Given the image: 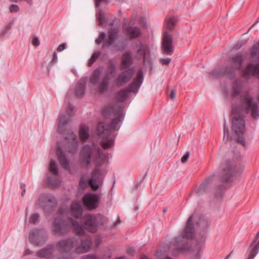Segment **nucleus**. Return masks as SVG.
Masks as SVG:
<instances>
[{
    "instance_id": "1",
    "label": "nucleus",
    "mask_w": 259,
    "mask_h": 259,
    "mask_svg": "<svg viewBox=\"0 0 259 259\" xmlns=\"http://www.w3.org/2000/svg\"><path fill=\"white\" fill-rule=\"evenodd\" d=\"M249 114L252 119H259V106L252 95L249 94L241 97L239 105H233L231 112L232 128L238 136L237 142L245 146V139L243 135L245 129L244 115Z\"/></svg>"
},
{
    "instance_id": "2",
    "label": "nucleus",
    "mask_w": 259,
    "mask_h": 259,
    "mask_svg": "<svg viewBox=\"0 0 259 259\" xmlns=\"http://www.w3.org/2000/svg\"><path fill=\"white\" fill-rule=\"evenodd\" d=\"M107 155L104 153L97 144L84 145L81 149L79 160L82 166H88L92 160L96 168L93 170L92 178L88 180V184L94 191L99 189V185L94 183V181L99 182L101 173L100 167L105 161Z\"/></svg>"
},
{
    "instance_id": "3",
    "label": "nucleus",
    "mask_w": 259,
    "mask_h": 259,
    "mask_svg": "<svg viewBox=\"0 0 259 259\" xmlns=\"http://www.w3.org/2000/svg\"><path fill=\"white\" fill-rule=\"evenodd\" d=\"M102 114L106 117L113 114L115 117L112 119L111 123L106 125L103 122H99L97 126V133L103 138L109 137L112 132L118 131L124 118V114L121 105L109 104L102 109Z\"/></svg>"
},
{
    "instance_id": "4",
    "label": "nucleus",
    "mask_w": 259,
    "mask_h": 259,
    "mask_svg": "<svg viewBox=\"0 0 259 259\" xmlns=\"http://www.w3.org/2000/svg\"><path fill=\"white\" fill-rule=\"evenodd\" d=\"M71 228L75 234H81L83 232L77 221L71 217L58 216L52 223V232L55 236H63L70 232Z\"/></svg>"
},
{
    "instance_id": "5",
    "label": "nucleus",
    "mask_w": 259,
    "mask_h": 259,
    "mask_svg": "<svg viewBox=\"0 0 259 259\" xmlns=\"http://www.w3.org/2000/svg\"><path fill=\"white\" fill-rule=\"evenodd\" d=\"M105 219L104 217L100 215H95L90 213L85 214L82 219L81 224L79 223L83 232L81 234H76L79 236L83 235L84 230L91 233L96 232L98 227L103 224Z\"/></svg>"
},
{
    "instance_id": "6",
    "label": "nucleus",
    "mask_w": 259,
    "mask_h": 259,
    "mask_svg": "<svg viewBox=\"0 0 259 259\" xmlns=\"http://www.w3.org/2000/svg\"><path fill=\"white\" fill-rule=\"evenodd\" d=\"M222 179L224 182L229 183L239 179L243 167H238L233 162L227 160L222 166Z\"/></svg>"
},
{
    "instance_id": "7",
    "label": "nucleus",
    "mask_w": 259,
    "mask_h": 259,
    "mask_svg": "<svg viewBox=\"0 0 259 259\" xmlns=\"http://www.w3.org/2000/svg\"><path fill=\"white\" fill-rule=\"evenodd\" d=\"M193 214L188 219L186 227L181 235L175 238L171 243L177 246L179 250H184V247L187 244L185 239H192L194 236L195 231L192 223Z\"/></svg>"
},
{
    "instance_id": "8",
    "label": "nucleus",
    "mask_w": 259,
    "mask_h": 259,
    "mask_svg": "<svg viewBox=\"0 0 259 259\" xmlns=\"http://www.w3.org/2000/svg\"><path fill=\"white\" fill-rule=\"evenodd\" d=\"M118 33V28L111 29L108 33V39H107L106 38V34L104 32H102L100 33L99 37L96 39L95 42L98 45L103 42L102 48H107L111 46L117 38Z\"/></svg>"
},
{
    "instance_id": "9",
    "label": "nucleus",
    "mask_w": 259,
    "mask_h": 259,
    "mask_svg": "<svg viewBox=\"0 0 259 259\" xmlns=\"http://www.w3.org/2000/svg\"><path fill=\"white\" fill-rule=\"evenodd\" d=\"M46 231L43 228H35L29 233L28 239L32 244L36 245H42L46 241Z\"/></svg>"
},
{
    "instance_id": "10",
    "label": "nucleus",
    "mask_w": 259,
    "mask_h": 259,
    "mask_svg": "<svg viewBox=\"0 0 259 259\" xmlns=\"http://www.w3.org/2000/svg\"><path fill=\"white\" fill-rule=\"evenodd\" d=\"M56 203L55 198L48 194H41L38 199V204L40 207L44 209L46 212L52 210Z\"/></svg>"
},
{
    "instance_id": "11",
    "label": "nucleus",
    "mask_w": 259,
    "mask_h": 259,
    "mask_svg": "<svg viewBox=\"0 0 259 259\" xmlns=\"http://www.w3.org/2000/svg\"><path fill=\"white\" fill-rule=\"evenodd\" d=\"M100 201V197L95 193H87L82 197L83 204L89 210H93L97 208Z\"/></svg>"
},
{
    "instance_id": "12",
    "label": "nucleus",
    "mask_w": 259,
    "mask_h": 259,
    "mask_svg": "<svg viewBox=\"0 0 259 259\" xmlns=\"http://www.w3.org/2000/svg\"><path fill=\"white\" fill-rule=\"evenodd\" d=\"M161 49L162 53L166 55H171L174 52L172 36L166 31L164 32Z\"/></svg>"
},
{
    "instance_id": "13",
    "label": "nucleus",
    "mask_w": 259,
    "mask_h": 259,
    "mask_svg": "<svg viewBox=\"0 0 259 259\" xmlns=\"http://www.w3.org/2000/svg\"><path fill=\"white\" fill-rule=\"evenodd\" d=\"M67 145L65 146V150L69 153L74 154L76 153L78 147V140L77 136L72 132L68 133V136L65 137Z\"/></svg>"
},
{
    "instance_id": "14",
    "label": "nucleus",
    "mask_w": 259,
    "mask_h": 259,
    "mask_svg": "<svg viewBox=\"0 0 259 259\" xmlns=\"http://www.w3.org/2000/svg\"><path fill=\"white\" fill-rule=\"evenodd\" d=\"M242 75L246 78L255 77L259 78V62L248 63L245 68L241 70Z\"/></svg>"
},
{
    "instance_id": "15",
    "label": "nucleus",
    "mask_w": 259,
    "mask_h": 259,
    "mask_svg": "<svg viewBox=\"0 0 259 259\" xmlns=\"http://www.w3.org/2000/svg\"><path fill=\"white\" fill-rule=\"evenodd\" d=\"M135 68L132 67L121 72L115 79V83L118 87H120L128 82L135 73Z\"/></svg>"
},
{
    "instance_id": "16",
    "label": "nucleus",
    "mask_w": 259,
    "mask_h": 259,
    "mask_svg": "<svg viewBox=\"0 0 259 259\" xmlns=\"http://www.w3.org/2000/svg\"><path fill=\"white\" fill-rule=\"evenodd\" d=\"M74 246V241L71 238H66L58 241L56 248L60 252L67 253L71 251Z\"/></svg>"
},
{
    "instance_id": "17",
    "label": "nucleus",
    "mask_w": 259,
    "mask_h": 259,
    "mask_svg": "<svg viewBox=\"0 0 259 259\" xmlns=\"http://www.w3.org/2000/svg\"><path fill=\"white\" fill-rule=\"evenodd\" d=\"M232 92H231V96L233 98H236L240 96V99L239 100H240L241 97L242 96H244L246 94H248V93H245L244 95H241L242 90H243V84L242 83V81L239 79H236L233 82L232 84ZM249 94L251 95L249 93ZM240 103V101H239V103L238 104H232L231 106V109L232 108V106L233 105H239Z\"/></svg>"
},
{
    "instance_id": "18",
    "label": "nucleus",
    "mask_w": 259,
    "mask_h": 259,
    "mask_svg": "<svg viewBox=\"0 0 259 259\" xmlns=\"http://www.w3.org/2000/svg\"><path fill=\"white\" fill-rule=\"evenodd\" d=\"M56 155L60 165L65 170H69L70 169V162L67 158L65 153L63 151L59 145H57V147Z\"/></svg>"
},
{
    "instance_id": "19",
    "label": "nucleus",
    "mask_w": 259,
    "mask_h": 259,
    "mask_svg": "<svg viewBox=\"0 0 259 259\" xmlns=\"http://www.w3.org/2000/svg\"><path fill=\"white\" fill-rule=\"evenodd\" d=\"M144 79L143 73L142 70L138 71L136 77L129 84L130 92H137L140 88Z\"/></svg>"
},
{
    "instance_id": "20",
    "label": "nucleus",
    "mask_w": 259,
    "mask_h": 259,
    "mask_svg": "<svg viewBox=\"0 0 259 259\" xmlns=\"http://www.w3.org/2000/svg\"><path fill=\"white\" fill-rule=\"evenodd\" d=\"M55 250V246L54 244H49L47 247L38 250L36 252V255L39 257L52 259L53 258Z\"/></svg>"
},
{
    "instance_id": "21",
    "label": "nucleus",
    "mask_w": 259,
    "mask_h": 259,
    "mask_svg": "<svg viewBox=\"0 0 259 259\" xmlns=\"http://www.w3.org/2000/svg\"><path fill=\"white\" fill-rule=\"evenodd\" d=\"M133 64V56L130 51H126L121 56V70H126Z\"/></svg>"
},
{
    "instance_id": "22",
    "label": "nucleus",
    "mask_w": 259,
    "mask_h": 259,
    "mask_svg": "<svg viewBox=\"0 0 259 259\" xmlns=\"http://www.w3.org/2000/svg\"><path fill=\"white\" fill-rule=\"evenodd\" d=\"M249 247L251 250L247 259H253L259 251V231L256 233Z\"/></svg>"
},
{
    "instance_id": "23",
    "label": "nucleus",
    "mask_w": 259,
    "mask_h": 259,
    "mask_svg": "<svg viewBox=\"0 0 259 259\" xmlns=\"http://www.w3.org/2000/svg\"><path fill=\"white\" fill-rule=\"evenodd\" d=\"M87 82V78L83 77L76 83L75 88V95L77 98H82L84 95L85 92Z\"/></svg>"
},
{
    "instance_id": "24",
    "label": "nucleus",
    "mask_w": 259,
    "mask_h": 259,
    "mask_svg": "<svg viewBox=\"0 0 259 259\" xmlns=\"http://www.w3.org/2000/svg\"><path fill=\"white\" fill-rule=\"evenodd\" d=\"M125 34L130 40L139 37L141 34V29L137 26L127 25L124 28Z\"/></svg>"
},
{
    "instance_id": "25",
    "label": "nucleus",
    "mask_w": 259,
    "mask_h": 259,
    "mask_svg": "<svg viewBox=\"0 0 259 259\" xmlns=\"http://www.w3.org/2000/svg\"><path fill=\"white\" fill-rule=\"evenodd\" d=\"M70 211L74 218H80L83 212L82 207L80 203L76 201H73L70 206Z\"/></svg>"
},
{
    "instance_id": "26",
    "label": "nucleus",
    "mask_w": 259,
    "mask_h": 259,
    "mask_svg": "<svg viewBox=\"0 0 259 259\" xmlns=\"http://www.w3.org/2000/svg\"><path fill=\"white\" fill-rule=\"evenodd\" d=\"M230 60L231 64L233 65V68L237 70H240L241 69L242 64L244 61L242 54L239 53L233 56L230 57Z\"/></svg>"
},
{
    "instance_id": "27",
    "label": "nucleus",
    "mask_w": 259,
    "mask_h": 259,
    "mask_svg": "<svg viewBox=\"0 0 259 259\" xmlns=\"http://www.w3.org/2000/svg\"><path fill=\"white\" fill-rule=\"evenodd\" d=\"M212 179L213 176H210L205 179L204 181L200 185L199 188L196 192L197 194L200 195L202 193L206 192L209 187V184L212 181Z\"/></svg>"
},
{
    "instance_id": "28",
    "label": "nucleus",
    "mask_w": 259,
    "mask_h": 259,
    "mask_svg": "<svg viewBox=\"0 0 259 259\" xmlns=\"http://www.w3.org/2000/svg\"><path fill=\"white\" fill-rule=\"evenodd\" d=\"M69 122V119L65 115H61L59 117V123L57 131L61 134L64 133L65 125Z\"/></svg>"
},
{
    "instance_id": "29",
    "label": "nucleus",
    "mask_w": 259,
    "mask_h": 259,
    "mask_svg": "<svg viewBox=\"0 0 259 259\" xmlns=\"http://www.w3.org/2000/svg\"><path fill=\"white\" fill-rule=\"evenodd\" d=\"M116 73V68L115 63L112 61H109L107 66V69L105 72V76L110 78L111 77H113L115 75Z\"/></svg>"
},
{
    "instance_id": "30",
    "label": "nucleus",
    "mask_w": 259,
    "mask_h": 259,
    "mask_svg": "<svg viewBox=\"0 0 259 259\" xmlns=\"http://www.w3.org/2000/svg\"><path fill=\"white\" fill-rule=\"evenodd\" d=\"M146 46H144L141 41H139V49L137 52V58L138 59H143V63L146 61Z\"/></svg>"
},
{
    "instance_id": "31",
    "label": "nucleus",
    "mask_w": 259,
    "mask_h": 259,
    "mask_svg": "<svg viewBox=\"0 0 259 259\" xmlns=\"http://www.w3.org/2000/svg\"><path fill=\"white\" fill-rule=\"evenodd\" d=\"M79 139L82 141H87L89 138V127L85 125H82L79 131Z\"/></svg>"
},
{
    "instance_id": "32",
    "label": "nucleus",
    "mask_w": 259,
    "mask_h": 259,
    "mask_svg": "<svg viewBox=\"0 0 259 259\" xmlns=\"http://www.w3.org/2000/svg\"><path fill=\"white\" fill-rule=\"evenodd\" d=\"M101 73L102 70L100 68L95 70L90 77V82L93 84L98 83Z\"/></svg>"
},
{
    "instance_id": "33",
    "label": "nucleus",
    "mask_w": 259,
    "mask_h": 259,
    "mask_svg": "<svg viewBox=\"0 0 259 259\" xmlns=\"http://www.w3.org/2000/svg\"><path fill=\"white\" fill-rule=\"evenodd\" d=\"M110 78L105 76L99 84V92L100 93H104L107 91L109 79Z\"/></svg>"
},
{
    "instance_id": "34",
    "label": "nucleus",
    "mask_w": 259,
    "mask_h": 259,
    "mask_svg": "<svg viewBox=\"0 0 259 259\" xmlns=\"http://www.w3.org/2000/svg\"><path fill=\"white\" fill-rule=\"evenodd\" d=\"M130 89L128 90H121L116 93V100L118 102H122L127 97L128 93H130Z\"/></svg>"
},
{
    "instance_id": "35",
    "label": "nucleus",
    "mask_w": 259,
    "mask_h": 259,
    "mask_svg": "<svg viewBox=\"0 0 259 259\" xmlns=\"http://www.w3.org/2000/svg\"><path fill=\"white\" fill-rule=\"evenodd\" d=\"M176 23V19L175 17H171L165 19L164 28L169 30L174 29Z\"/></svg>"
},
{
    "instance_id": "36",
    "label": "nucleus",
    "mask_w": 259,
    "mask_h": 259,
    "mask_svg": "<svg viewBox=\"0 0 259 259\" xmlns=\"http://www.w3.org/2000/svg\"><path fill=\"white\" fill-rule=\"evenodd\" d=\"M196 224L199 227L203 229H206L209 226V222L207 219L203 215L199 218V219L197 222Z\"/></svg>"
},
{
    "instance_id": "37",
    "label": "nucleus",
    "mask_w": 259,
    "mask_h": 259,
    "mask_svg": "<svg viewBox=\"0 0 259 259\" xmlns=\"http://www.w3.org/2000/svg\"><path fill=\"white\" fill-rule=\"evenodd\" d=\"M81 245L82 246V252H87L90 249L92 245V241L90 239L87 238L82 240L81 241Z\"/></svg>"
},
{
    "instance_id": "38",
    "label": "nucleus",
    "mask_w": 259,
    "mask_h": 259,
    "mask_svg": "<svg viewBox=\"0 0 259 259\" xmlns=\"http://www.w3.org/2000/svg\"><path fill=\"white\" fill-rule=\"evenodd\" d=\"M224 185L223 184H221L217 186L214 189L213 194L214 196L218 199H221L223 197V192L222 190L224 188Z\"/></svg>"
},
{
    "instance_id": "39",
    "label": "nucleus",
    "mask_w": 259,
    "mask_h": 259,
    "mask_svg": "<svg viewBox=\"0 0 259 259\" xmlns=\"http://www.w3.org/2000/svg\"><path fill=\"white\" fill-rule=\"evenodd\" d=\"M224 76H228L230 79H233L235 78L236 72L232 68H223Z\"/></svg>"
},
{
    "instance_id": "40",
    "label": "nucleus",
    "mask_w": 259,
    "mask_h": 259,
    "mask_svg": "<svg viewBox=\"0 0 259 259\" xmlns=\"http://www.w3.org/2000/svg\"><path fill=\"white\" fill-rule=\"evenodd\" d=\"M49 170L54 175H58L59 171L57 168V164L56 162L54 160H51L49 166Z\"/></svg>"
},
{
    "instance_id": "41",
    "label": "nucleus",
    "mask_w": 259,
    "mask_h": 259,
    "mask_svg": "<svg viewBox=\"0 0 259 259\" xmlns=\"http://www.w3.org/2000/svg\"><path fill=\"white\" fill-rule=\"evenodd\" d=\"M101 52L99 51L95 52L92 55L91 58L89 60L88 65L91 66L95 62L97 61L99 56L101 55Z\"/></svg>"
},
{
    "instance_id": "42",
    "label": "nucleus",
    "mask_w": 259,
    "mask_h": 259,
    "mask_svg": "<svg viewBox=\"0 0 259 259\" xmlns=\"http://www.w3.org/2000/svg\"><path fill=\"white\" fill-rule=\"evenodd\" d=\"M114 144V140L112 139L107 141H102L101 142V145L104 149H107L111 148Z\"/></svg>"
},
{
    "instance_id": "43",
    "label": "nucleus",
    "mask_w": 259,
    "mask_h": 259,
    "mask_svg": "<svg viewBox=\"0 0 259 259\" xmlns=\"http://www.w3.org/2000/svg\"><path fill=\"white\" fill-rule=\"evenodd\" d=\"M223 68L214 69L211 71L210 74L214 78H219L224 76Z\"/></svg>"
},
{
    "instance_id": "44",
    "label": "nucleus",
    "mask_w": 259,
    "mask_h": 259,
    "mask_svg": "<svg viewBox=\"0 0 259 259\" xmlns=\"http://www.w3.org/2000/svg\"><path fill=\"white\" fill-rule=\"evenodd\" d=\"M98 20L100 25H102L107 23V19L105 18L102 11H100L98 16Z\"/></svg>"
},
{
    "instance_id": "45",
    "label": "nucleus",
    "mask_w": 259,
    "mask_h": 259,
    "mask_svg": "<svg viewBox=\"0 0 259 259\" xmlns=\"http://www.w3.org/2000/svg\"><path fill=\"white\" fill-rule=\"evenodd\" d=\"M39 214L38 213H32L29 219V223L35 224L39 221Z\"/></svg>"
},
{
    "instance_id": "46",
    "label": "nucleus",
    "mask_w": 259,
    "mask_h": 259,
    "mask_svg": "<svg viewBox=\"0 0 259 259\" xmlns=\"http://www.w3.org/2000/svg\"><path fill=\"white\" fill-rule=\"evenodd\" d=\"M48 182L53 186H56L60 185V180L57 178H53L51 177H48Z\"/></svg>"
},
{
    "instance_id": "47",
    "label": "nucleus",
    "mask_w": 259,
    "mask_h": 259,
    "mask_svg": "<svg viewBox=\"0 0 259 259\" xmlns=\"http://www.w3.org/2000/svg\"><path fill=\"white\" fill-rule=\"evenodd\" d=\"M74 108L75 107L74 106L70 104H69L67 109V114L69 115V116H71L72 115H73V111Z\"/></svg>"
},
{
    "instance_id": "48",
    "label": "nucleus",
    "mask_w": 259,
    "mask_h": 259,
    "mask_svg": "<svg viewBox=\"0 0 259 259\" xmlns=\"http://www.w3.org/2000/svg\"><path fill=\"white\" fill-rule=\"evenodd\" d=\"M9 10L11 13L17 12L19 11V8L17 5L13 4L10 6Z\"/></svg>"
},
{
    "instance_id": "49",
    "label": "nucleus",
    "mask_w": 259,
    "mask_h": 259,
    "mask_svg": "<svg viewBox=\"0 0 259 259\" xmlns=\"http://www.w3.org/2000/svg\"><path fill=\"white\" fill-rule=\"evenodd\" d=\"M87 181L83 177H81L79 180V185L82 188H84L87 186Z\"/></svg>"
},
{
    "instance_id": "50",
    "label": "nucleus",
    "mask_w": 259,
    "mask_h": 259,
    "mask_svg": "<svg viewBox=\"0 0 259 259\" xmlns=\"http://www.w3.org/2000/svg\"><path fill=\"white\" fill-rule=\"evenodd\" d=\"M171 62V59L170 58H161L160 59V62L163 65H168Z\"/></svg>"
},
{
    "instance_id": "51",
    "label": "nucleus",
    "mask_w": 259,
    "mask_h": 259,
    "mask_svg": "<svg viewBox=\"0 0 259 259\" xmlns=\"http://www.w3.org/2000/svg\"><path fill=\"white\" fill-rule=\"evenodd\" d=\"M190 156V152L187 151L186 153L182 156L181 158V162L182 163H185L187 160Z\"/></svg>"
},
{
    "instance_id": "52",
    "label": "nucleus",
    "mask_w": 259,
    "mask_h": 259,
    "mask_svg": "<svg viewBox=\"0 0 259 259\" xmlns=\"http://www.w3.org/2000/svg\"><path fill=\"white\" fill-rule=\"evenodd\" d=\"M55 259H71V256L70 254H61Z\"/></svg>"
},
{
    "instance_id": "53",
    "label": "nucleus",
    "mask_w": 259,
    "mask_h": 259,
    "mask_svg": "<svg viewBox=\"0 0 259 259\" xmlns=\"http://www.w3.org/2000/svg\"><path fill=\"white\" fill-rule=\"evenodd\" d=\"M82 259H101L93 254H88L82 256Z\"/></svg>"
},
{
    "instance_id": "54",
    "label": "nucleus",
    "mask_w": 259,
    "mask_h": 259,
    "mask_svg": "<svg viewBox=\"0 0 259 259\" xmlns=\"http://www.w3.org/2000/svg\"><path fill=\"white\" fill-rule=\"evenodd\" d=\"M66 47V44L65 43H63L60 44L57 48V51L59 52L63 51Z\"/></svg>"
},
{
    "instance_id": "55",
    "label": "nucleus",
    "mask_w": 259,
    "mask_h": 259,
    "mask_svg": "<svg viewBox=\"0 0 259 259\" xmlns=\"http://www.w3.org/2000/svg\"><path fill=\"white\" fill-rule=\"evenodd\" d=\"M32 45L35 47H37L39 45V41L38 38L37 37H34L33 38L32 40Z\"/></svg>"
},
{
    "instance_id": "56",
    "label": "nucleus",
    "mask_w": 259,
    "mask_h": 259,
    "mask_svg": "<svg viewBox=\"0 0 259 259\" xmlns=\"http://www.w3.org/2000/svg\"><path fill=\"white\" fill-rule=\"evenodd\" d=\"M229 133V127L227 125L226 121L225 120L224 125V139L225 137L226 134Z\"/></svg>"
},
{
    "instance_id": "57",
    "label": "nucleus",
    "mask_w": 259,
    "mask_h": 259,
    "mask_svg": "<svg viewBox=\"0 0 259 259\" xmlns=\"http://www.w3.org/2000/svg\"><path fill=\"white\" fill-rule=\"evenodd\" d=\"M20 188L23 190V191L21 193V196H23L25 193V191H26L25 185L24 183H21L20 184Z\"/></svg>"
},
{
    "instance_id": "58",
    "label": "nucleus",
    "mask_w": 259,
    "mask_h": 259,
    "mask_svg": "<svg viewBox=\"0 0 259 259\" xmlns=\"http://www.w3.org/2000/svg\"><path fill=\"white\" fill-rule=\"evenodd\" d=\"M135 250L134 247H130L127 250V253L129 254L133 255L135 254Z\"/></svg>"
},
{
    "instance_id": "59",
    "label": "nucleus",
    "mask_w": 259,
    "mask_h": 259,
    "mask_svg": "<svg viewBox=\"0 0 259 259\" xmlns=\"http://www.w3.org/2000/svg\"><path fill=\"white\" fill-rule=\"evenodd\" d=\"M58 57L57 55L55 52H54L53 55L52 59L51 60L52 63H56L57 61Z\"/></svg>"
},
{
    "instance_id": "60",
    "label": "nucleus",
    "mask_w": 259,
    "mask_h": 259,
    "mask_svg": "<svg viewBox=\"0 0 259 259\" xmlns=\"http://www.w3.org/2000/svg\"><path fill=\"white\" fill-rule=\"evenodd\" d=\"M175 94H176L175 90L174 89L171 90L170 91V95H169V97H170V99L174 100L175 99Z\"/></svg>"
},
{
    "instance_id": "61",
    "label": "nucleus",
    "mask_w": 259,
    "mask_h": 259,
    "mask_svg": "<svg viewBox=\"0 0 259 259\" xmlns=\"http://www.w3.org/2000/svg\"><path fill=\"white\" fill-rule=\"evenodd\" d=\"M259 22V20L257 21H256L255 23H254L252 26L249 28L247 32L246 33H248L253 27H254Z\"/></svg>"
},
{
    "instance_id": "62",
    "label": "nucleus",
    "mask_w": 259,
    "mask_h": 259,
    "mask_svg": "<svg viewBox=\"0 0 259 259\" xmlns=\"http://www.w3.org/2000/svg\"><path fill=\"white\" fill-rule=\"evenodd\" d=\"M32 251L29 249H27L26 250H25V254H31L32 253Z\"/></svg>"
},
{
    "instance_id": "63",
    "label": "nucleus",
    "mask_w": 259,
    "mask_h": 259,
    "mask_svg": "<svg viewBox=\"0 0 259 259\" xmlns=\"http://www.w3.org/2000/svg\"><path fill=\"white\" fill-rule=\"evenodd\" d=\"M233 253V251H232L226 257L225 259H229L231 256V255H232V253Z\"/></svg>"
},
{
    "instance_id": "64",
    "label": "nucleus",
    "mask_w": 259,
    "mask_h": 259,
    "mask_svg": "<svg viewBox=\"0 0 259 259\" xmlns=\"http://www.w3.org/2000/svg\"><path fill=\"white\" fill-rule=\"evenodd\" d=\"M193 259H200V256H199V254H198V253H197V254L195 255V256L194 257V258H193Z\"/></svg>"
}]
</instances>
